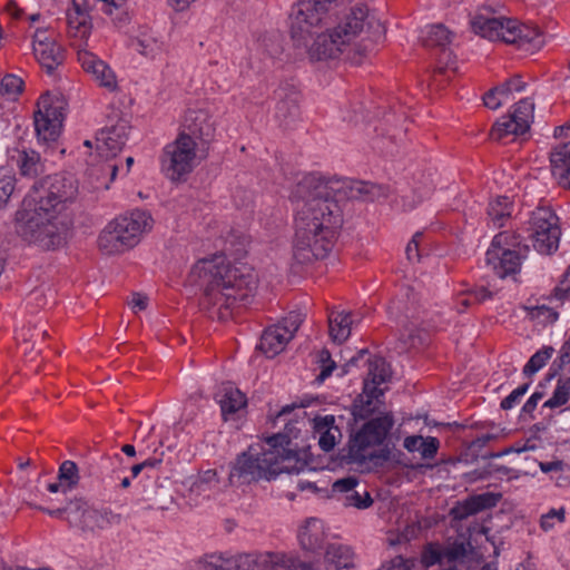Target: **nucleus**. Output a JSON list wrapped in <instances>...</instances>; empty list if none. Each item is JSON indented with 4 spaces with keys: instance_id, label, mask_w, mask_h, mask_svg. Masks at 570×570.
Instances as JSON below:
<instances>
[{
    "instance_id": "1",
    "label": "nucleus",
    "mask_w": 570,
    "mask_h": 570,
    "mask_svg": "<svg viewBox=\"0 0 570 570\" xmlns=\"http://www.w3.org/2000/svg\"><path fill=\"white\" fill-rule=\"evenodd\" d=\"M389 195L382 185L304 176L293 190L296 202L294 256L301 263L323 259L332 252L343 224L340 202L344 198L379 200Z\"/></svg>"
},
{
    "instance_id": "2",
    "label": "nucleus",
    "mask_w": 570,
    "mask_h": 570,
    "mask_svg": "<svg viewBox=\"0 0 570 570\" xmlns=\"http://www.w3.org/2000/svg\"><path fill=\"white\" fill-rule=\"evenodd\" d=\"M78 194L71 175L56 174L35 183L16 213L18 234L43 249L61 246L71 223L69 207Z\"/></svg>"
},
{
    "instance_id": "3",
    "label": "nucleus",
    "mask_w": 570,
    "mask_h": 570,
    "mask_svg": "<svg viewBox=\"0 0 570 570\" xmlns=\"http://www.w3.org/2000/svg\"><path fill=\"white\" fill-rule=\"evenodd\" d=\"M246 254V238L230 233L222 239L216 253V306L219 320L227 321L239 304H247L257 294L258 276L240 259Z\"/></svg>"
},
{
    "instance_id": "4",
    "label": "nucleus",
    "mask_w": 570,
    "mask_h": 570,
    "mask_svg": "<svg viewBox=\"0 0 570 570\" xmlns=\"http://www.w3.org/2000/svg\"><path fill=\"white\" fill-rule=\"evenodd\" d=\"M326 22H291L293 46L311 61L344 59L358 65L364 59L360 48H351L336 27L323 30Z\"/></svg>"
},
{
    "instance_id": "5",
    "label": "nucleus",
    "mask_w": 570,
    "mask_h": 570,
    "mask_svg": "<svg viewBox=\"0 0 570 570\" xmlns=\"http://www.w3.org/2000/svg\"><path fill=\"white\" fill-rule=\"evenodd\" d=\"M470 26L472 31L481 38L513 45L530 53L540 50L546 43L539 28L500 14L490 7L479 8L471 16Z\"/></svg>"
},
{
    "instance_id": "6",
    "label": "nucleus",
    "mask_w": 570,
    "mask_h": 570,
    "mask_svg": "<svg viewBox=\"0 0 570 570\" xmlns=\"http://www.w3.org/2000/svg\"><path fill=\"white\" fill-rule=\"evenodd\" d=\"M153 218L145 210L136 209L109 222L98 238L102 253L116 255L137 246L153 227Z\"/></svg>"
},
{
    "instance_id": "7",
    "label": "nucleus",
    "mask_w": 570,
    "mask_h": 570,
    "mask_svg": "<svg viewBox=\"0 0 570 570\" xmlns=\"http://www.w3.org/2000/svg\"><path fill=\"white\" fill-rule=\"evenodd\" d=\"M209 147L190 135L180 134L167 144L160 157V169L171 181L186 180L187 176L207 158Z\"/></svg>"
},
{
    "instance_id": "8",
    "label": "nucleus",
    "mask_w": 570,
    "mask_h": 570,
    "mask_svg": "<svg viewBox=\"0 0 570 570\" xmlns=\"http://www.w3.org/2000/svg\"><path fill=\"white\" fill-rule=\"evenodd\" d=\"M312 563L297 554L285 551L252 553H220L216 558V570H311Z\"/></svg>"
},
{
    "instance_id": "9",
    "label": "nucleus",
    "mask_w": 570,
    "mask_h": 570,
    "mask_svg": "<svg viewBox=\"0 0 570 570\" xmlns=\"http://www.w3.org/2000/svg\"><path fill=\"white\" fill-rule=\"evenodd\" d=\"M422 563L426 568L436 567L435 570H473L472 564L478 561L470 542L455 540L428 544L422 552ZM480 570H497V568L488 563Z\"/></svg>"
},
{
    "instance_id": "10",
    "label": "nucleus",
    "mask_w": 570,
    "mask_h": 570,
    "mask_svg": "<svg viewBox=\"0 0 570 570\" xmlns=\"http://www.w3.org/2000/svg\"><path fill=\"white\" fill-rule=\"evenodd\" d=\"M527 253L528 247L521 246L517 237L509 233H500L493 238L487 252V263L499 277L504 278L520 271Z\"/></svg>"
},
{
    "instance_id": "11",
    "label": "nucleus",
    "mask_w": 570,
    "mask_h": 570,
    "mask_svg": "<svg viewBox=\"0 0 570 570\" xmlns=\"http://www.w3.org/2000/svg\"><path fill=\"white\" fill-rule=\"evenodd\" d=\"M393 423V419L390 414L377 416L364 423L363 426L351 436L348 443V459L353 462H363L372 458L375 448L384 442Z\"/></svg>"
},
{
    "instance_id": "12",
    "label": "nucleus",
    "mask_w": 570,
    "mask_h": 570,
    "mask_svg": "<svg viewBox=\"0 0 570 570\" xmlns=\"http://www.w3.org/2000/svg\"><path fill=\"white\" fill-rule=\"evenodd\" d=\"M67 100L61 94L42 95L35 111V128L42 141H55L62 127Z\"/></svg>"
},
{
    "instance_id": "13",
    "label": "nucleus",
    "mask_w": 570,
    "mask_h": 570,
    "mask_svg": "<svg viewBox=\"0 0 570 570\" xmlns=\"http://www.w3.org/2000/svg\"><path fill=\"white\" fill-rule=\"evenodd\" d=\"M557 215L548 207H539L530 218V238L533 247L541 254H551L558 249L560 227Z\"/></svg>"
},
{
    "instance_id": "14",
    "label": "nucleus",
    "mask_w": 570,
    "mask_h": 570,
    "mask_svg": "<svg viewBox=\"0 0 570 570\" xmlns=\"http://www.w3.org/2000/svg\"><path fill=\"white\" fill-rule=\"evenodd\" d=\"M275 455V452H269V446L266 443L252 445L237 459L232 476L237 474L245 481L271 480L274 478L275 466L272 462H274Z\"/></svg>"
},
{
    "instance_id": "15",
    "label": "nucleus",
    "mask_w": 570,
    "mask_h": 570,
    "mask_svg": "<svg viewBox=\"0 0 570 570\" xmlns=\"http://www.w3.org/2000/svg\"><path fill=\"white\" fill-rule=\"evenodd\" d=\"M534 104L531 99L520 100L513 111L501 117L492 127L491 138L498 141H512L528 132L533 120Z\"/></svg>"
},
{
    "instance_id": "16",
    "label": "nucleus",
    "mask_w": 570,
    "mask_h": 570,
    "mask_svg": "<svg viewBox=\"0 0 570 570\" xmlns=\"http://www.w3.org/2000/svg\"><path fill=\"white\" fill-rule=\"evenodd\" d=\"M122 518L120 514L109 509H94L81 500L71 501L69 511V523L82 531L95 532L106 530L120 524Z\"/></svg>"
},
{
    "instance_id": "17",
    "label": "nucleus",
    "mask_w": 570,
    "mask_h": 570,
    "mask_svg": "<svg viewBox=\"0 0 570 570\" xmlns=\"http://www.w3.org/2000/svg\"><path fill=\"white\" fill-rule=\"evenodd\" d=\"M375 22L374 17L371 16L368 9L364 4H356L351 7L340 19L336 28L341 32L351 48H360L364 58L367 55V47L357 42L356 39L365 30L372 28Z\"/></svg>"
},
{
    "instance_id": "18",
    "label": "nucleus",
    "mask_w": 570,
    "mask_h": 570,
    "mask_svg": "<svg viewBox=\"0 0 570 570\" xmlns=\"http://www.w3.org/2000/svg\"><path fill=\"white\" fill-rule=\"evenodd\" d=\"M301 317L298 314H291L282 322L268 327L264 331L259 350L267 356L274 357L283 352L288 342L301 326Z\"/></svg>"
},
{
    "instance_id": "19",
    "label": "nucleus",
    "mask_w": 570,
    "mask_h": 570,
    "mask_svg": "<svg viewBox=\"0 0 570 570\" xmlns=\"http://www.w3.org/2000/svg\"><path fill=\"white\" fill-rule=\"evenodd\" d=\"M269 452H275L274 458V478L282 473H299L307 468L306 460L297 451L288 448L287 436L276 434L266 441Z\"/></svg>"
},
{
    "instance_id": "20",
    "label": "nucleus",
    "mask_w": 570,
    "mask_h": 570,
    "mask_svg": "<svg viewBox=\"0 0 570 570\" xmlns=\"http://www.w3.org/2000/svg\"><path fill=\"white\" fill-rule=\"evenodd\" d=\"M130 125L126 119H120L115 125L101 129L95 141L97 157L112 160L126 145Z\"/></svg>"
},
{
    "instance_id": "21",
    "label": "nucleus",
    "mask_w": 570,
    "mask_h": 570,
    "mask_svg": "<svg viewBox=\"0 0 570 570\" xmlns=\"http://www.w3.org/2000/svg\"><path fill=\"white\" fill-rule=\"evenodd\" d=\"M77 58L83 71L88 73L98 86L110 92L118 89L117 76L106 61L87 49H79Z\"/></svg>"
},
{
    "instance_id": "22",
    "label": "nucleus",
    "mask_w": 570,
    "mask_h": 570,
    "mask_svg": "<svg viewBox=\"0 0 570 570\" xmlns=\"http://www.w3.org/2000/svg\"><path fill=\"white\" fill-rule=\"evenodd\" d=\"M220 415L225 423H229L235 430L239 429L246 414L247 399L233 385L223 386L220 390Z\"/></svg>"
},
{
    "instance_id": "23",
    "label": "nucleus",
    "mask_w": 570,
    "mask_h": 570,
    "mask_svg": "<svg viewBox=\"0 0 570 570\" xmlns=\"http://www.w3.org/2000/svg\"><path fill=\"white\" fill-rule=\"evenodd\" d=\"M35 58L48 72L55 70L62 61L61 48L52 35L46 30H37L32 39Z\"/></svg>"
},
{
    "instance_id": "24",
    "label": "nucleus",
    "mask_w": 570,
    "mask_h": 570,
    "mask_svg": "<svg viewBox=\"0 0 570 570\" xmlns=\"http://www.w3.org/2000/svg\"><path fill=\"white\" fill-rule=\"evenodd\" d=\"M358 480L355 476H346L336 480L332 485V492L345 507L366 509L372 505L373 500L365 489L358 488Z\"/></svg>"
},
{
    "instance_id": "25",
    "label": "nucleus",
    "mask_w": 570,
    "mask_h": 570,
    "mask_svg": "<svg viewBox=\"0 0 570 570\" xmlns=\"http://www.w3.org/2000/svg\"><path fill=\"white\" fill-rule=\"evenodd\" d=\"M328 538V529L324 521L317 518L306 519L298 528L297 540L299 547L307 552H318Z\"/></svg>"
},
{
    "instance_id": "26",
    "label": "nucleus",
    "mask_w": 570,
    "mask_h": 570,
    "mask_svg": "<svg viewBox=\"0 0 570 570\" xmlns=\"http://www.w3.org/2000/svg\"><path fill=\"white\" fill-rule=\"evenodd\" d=\"M68 36L72 39V45L79 49H86L85 46L91 33V21L89 13L80 7L77 0L67 11Z\"/></svg>"
},
{
    "instance_id": "27",
    "label": "nucleus",
    "mask_w": 570,
    "mask_h": 570,
    "mask_svg": "<svg viewBox=\"0 0 570 570\" xmlns=\"http://www.w3.org/2000/svg\"><path fill=\"white\" fill-rule=\"evenodd\" d=\"M336 0H297L291 22H327Z\"/></svg>"
},
{
    "instance_id": "28",
    "label": "nucleus",
    "mask_w": 570,
    "mask_h": 570,
    "mask_svg": "<svg viewBox=\"0 0 570 570\" xmlns=\"http://www.w3.org/2000/svg\"><path fill=\"white\" fill-rule=\"evenodd\" d=\"M100 164L90 163L87 169L86 187L90 193L107 190L120 170L117 163L100 158Z\"/></svg>"
},
{
    "instance_id": "29",
    "label": "nucleus",
    "mask_w": 570,
    "mask_h": 570,
    "mask_svg": "<svg viewBox=\"0 0 570 570\" xmlns=\"http://www.w3.org/2000/svg\"><path fill=\"white\" fill-rule=\"evenodd\" d=\"M275 119L288 127L299 115V94L293 88H279L276 92Z\"/></svg>"
},
{
    "instance_id": "30",
    "label": "nucleus",
    "mask_w": 570,
    "mask_h": 570,
    "mask_svg": "<svg viewBox=\"0 0 570 570\" xmlns=\"http://www.w3.org/2000/svg\"><path fill=\"white\" fill-rule=\"evenodd\" d=\"M391 376V371L385 360L382 357H374L368 362V374L364 381V394L367 396V404L372 400L379 399L383 394L381 384L385 383Z\"/></svg>"
},
{
    "instance_id": "31",
    "label": "nucleus",
    "mask_w": 570,
    "mask_h": 570,
    "mask_svg": "<svg viewBox=\"0 0 570 570\" xmlns=\"http://www.w3.org/2000/svg\"><path fill=\"white\" fill-rule=\"evenodd\" d=\"M131 48L139 55L155 59L165 49V43L160 36L148 27H139L130 39Z\"/></svg>"
},
{
    "instance_id": "32",
    "label": "nucleus",
    "mask_w": 570,
    "mask_h": 570,
    "mask_svg": "<svg viewBox=\"0 0 570 570\" xmlns=\"http://www.w3.org/2000/svg\"><path fill=\"white\" fill-rule=\"evenodd\" d=\"M324 567L325 570H354L356 554L353 548L343 543L326 544Z\"/></svg>"
},
{
    "instance_id": "33",
    "label": "nucleus",
    "mask_w": 570,
    "mask_h": 570,
    "mask_svg": "<svg viewBox=\"0 0 570 570\" xmlns=\"http://www.w3.org/2000/svg\"><path fill=\"white\" fill-rule=\"evenodd\" d=\"M312 429L315 438L318 439V445L325 452L332 451L342 438L333 415L315 416L312 420Z\"/></svg>"
},
{
    "instance_id": "34",
    "label": "nucleus",
    "mask_w": 570,
    "mask_h": 570,
    "mask_svg": "<svg viewBox=\"0 0 570 570\" xmlns=\"http://www.w3.org/2000/svg\"><path fill=\"white\" fill-rule=\"evenodd\" d=\"M187 127L190 136L199 142L210 147L214 134V124L209 114L205 110H189L186 116Z\"/></svg>"
},
{
    "instance_id": "35",
    "label": "nucleus",
    "mask_w": 570,
    "mask_h": 570,
    "mask_svg": "<svg viewBox=\"0 0 570 570\" xmlns=\"http://www.w3.org/2000/svg\"><path fill=\"white\" fill-rule=\"evenodd\" d=\"M552 175L558 183L570 188V144L553 149L550 156Z\"/></svg>"
},
{
    "instance_id": "36",
    "label": "nucleus",
    "mask_w": 570,
    "mask_h": 570,
    "mask_svg": "<svg viewBox=\"0 0 570 570\" xmlns=\"http://www.w3.org/2000/svg\"><path fill=\"white\" fill-rule=\"evenodd\" d=\"M189 283L209 297L214 283V261L208 258L198 261L189 274Z\"/></svg>"
},
{
    "instance_id": "37",
    "label": "nucleus",
    "mask_w": 570,
    "mask_h": 570,
    "mask_svg": "<svg viewBox=\"0 0 570 570\" xmlns=\"http://www.w3.org/2000/svg\"><path fill=\"white\" fill-rule=\"evenodd\" d=\"M403 446L411 453H419L422 460H432L438 453L440 441L434 436L409 435Z\"/></svg>"
},
{
    "instance_id": "38",
    "label": "nucleus",
    "mask_w": 570,
    "mask_h": 570,
    "mask_svg": "<svg viewBox=\"0 0 570 570\" xmlns=\"http://www.w3.org/2000/svg\"><path fill=\"white\" fill-rule=\"evenodd\" d=\"M352 315L345 311H332L328 315V332L333 342L343 343L350 335L352 330Z\"/></svg>"
},
{
    "instance_id": "39",
    "label": "nucleus",
    "mask_w": 570,
    "mask_h": 570,
    "mask_svg": "<svg viewBox=\"0 0 570 570\" xmlns=\"http://www.w3.org/2000/svg\"><path fill=\"white\" fill-rule=\"evenodd\" d=\"M16 164L24 177L33 178L45 171V164L35 150L19 151Z\"/></svg>"
},
{
    "instance_id": "40",
    "label": "nucleus",
    "mask_w": 570,
    "mask_h": 570,
    "mask_svg": "<svg viewBox=\"0 0 570 570\" xmlns=\"http://www.w3.org/2000/svg\"><path fill=\"white\" fill-rule=\"evenodd\" d=\"M453 37L454 35L443 24H433L426 29L422 41L425 47L444 48L452 42Z\"/></svg>"
},
{
    "instance_id": "41",
    "label": "nucleus",
    "mask_w": 570,
    "mask_h": 570,
    "mask_svg": "<svg viewBox=\"0 0 570 570\" xmlns=\"http://www.w3.org/2000/svg\"><path fill=\"white\" fill-rule=\"evenodd\" d=\"M512 203L505 196H498L490 202L488 215L494 226L502 227L504 220L511 216Z\"/></svg>"
},
{
    "instance_id": "42",
    "label": "nucleus",
    "mask_w": 570,
    "mask_h": 570,
    "mask_svg": "<svg viewBox=\"0 0 570 570\" xmlns=\"http://www.w3.org/2000/svg\"><path fill=\"white\" fill-rule=\"evenodd\" d=\"M212 473L207 471L204 476L190 488L189 501L194 505L203 504V501H210L213 488L210 484Z\"/></svg>"
},
{
    "instance_id": "43",
    "label": "nucleus",
    "mask_w": 570,
    "mask_h": 570,
    "mask_svg": "<svg viewBox=\"0 0 570 570\" xmlns=\"http://www.w3.org/2000/svg\"><path fill=\"white\" fill-rule=\"evenodd\" d=\"M570 401V375L560 377L557 382L552 396L543 404L546 407L554 409L567 404Z\"/></svg>"
},
{
    "instance_id": "44",
    "label": "nucleus",
    "mask_w": 570,
    "mask_h": 570,
    "mask_svg": "<svg viewBox=\"0 0 570 570\" xmlns=\"http://www.w3.org/2000/svg\"><path fill=\"white\" fill-rule=\"evenodd\" d=\"M554 350L551 346H546L534 353L528 363L523 367V374L527 376H532L539 370H541L548 360L552 356Z\"/></svg>"
},
{
    "instance_id": "45",
    "label": "nucleus",
    "mask_w": 570,
    "mask_h": 570,
    "mask_svg": "<svg viewBox=\"0 0 570 570\" xmlns=\"http://www.w3.org/2000/svg\"><path fill=\"white\" fill-rule=\"evenodd\" d=\"M16 189V177L8 169L0 168V209L9 203Z\"/></svg>"
},
{
    "instance_id": "46",
    "label": "nucleus",
    "mask_w": 570,
    "mask_h": 570,
    "mask_svg": "<svg viewBox=\"0 0 570 570\" xmlns=\"http://www.w3.org/2000/svg\"><path fill=\"white\" fill-rule=\"evenodd\" d=\"M58 479L65 484V489L71 490L79 481L78 468L72 461H65L59 468Z\"/></svg>"
},
{
    "instance_id": "47",
    "label": "nucleus",
    "mask_w": 570,
    "mask_h": 570,
    "mask_svg": "<svg viewBox=\"0 0 570 570\" xmlns=\"http://www.w3.org/2000/svg\"><path fill=\"white\" fill-rule=\"evenodd\" d=\"M499 501V495L493 493H482L466 499V502L472 508L475 514L482 510L494 507Z\"/></svg>"
},
{
    "instance_id": "48",
    "label": "nucleus",
    "mask_w": 570,
    "mask_h": 570,
    "mask_svg": "<svg viewBox=\"0 0 570 570\" xmlns=\"http://www.w3.org/2000/svg\"><path fill=\"white\" fill-rule=\"evenodd\" d=\"M23 81L14 75H7L1 80L0 92L9 99H14L22 90Z\"/></svg>"
},
{
    "instance_id": "49",
    "label": "nucleus",
    "mask_w": 570,
    "mask_h": 570,
    "mask_svg": "<svg viewBox=\"0 0 570 570\" xmlns=\"http://www.w3.org/2000/svg\"><path fill=\"white\" fill-rule=\"evenodd\" d=\"M566 520V509H551L540 519V527L543 531L552 530L557 524L563 523Z\"/></svg>"
},
{
    "instance_id": "50",
    "label": "nucleus",
    "mask_w": 570,
    "mask_h": 570,
    "mask_svg": "<svg viewBox=\"0 0 570 570\" xmlns=\"http://www.w3.org/2000/svg\"><path fill=\"white\" fill-rule=\"evenodd\" d=\"M530 316L542 324H551L557 321L558 313L546 305L535 306L530 309Z\"/></svg>"
},
{
    "instance_id": "51",
    "label": "nucleus",
    "mask_w": 570,
    "mask_h": 570,
    "mask_svg": "<svg viewBox=\"0 0 570 570\" xmlns=\"http://www.w3.org/2000/svg\"><path fill=\"white\" fill-rule=\"evenodd\" d=\"M507 100L508 97L504 95L503 89H501L500 86L488 91L483 97L484 105L490 109H498Z\"/></svg>"
},
{
    "instance_id": "52",
    "label": "nucleus",
    "mask_w": 570,
    "mask_h": 570,
    "mask_svg": "<svg viewBox=\"0 0 570 570\" xmlns=\"http://www.w3.org/2000/svg\"><path fill=\"white\" fill-rule=\"evenodd\" d=\"M529 389V384L525 383L515 390H513L507 397H504L501 402V407L503 410H510L512 409L520 400L521 397L527 393Z\"/></svg>"
},
{
    "instance_id": "53",
    "label": "nucleus",
    "mask_w": 570,
    "mask_h": 570,
    "mask_svg": "<svg viewBox=\"0 0 570 570\" xmlns=\"http://www.w3.org/2000/svg\"><path fill=\"white\" fill-rule=\"evenodd\" d=\"M554 296L561 301L570 296V266L566 271L559 285L554 288Z\"/></svg>"
},
{
    "instance_id": "54",
    "label": "nucleus",
    "mask_w": 570,
    "mask_h": 570,
    "mask_svg": "<svg viewBox=\"0 0 570 570\" xmlns=\"http://www.w3.org/2000/svg\"><path fill=\"white\" fill-rule=\"evenodd\" d=\"M415 324H406L404 325V332L402 333L403 336H407L409 338V346L410 347H416L425 342V334L421 335L420 333L417 335L414 334Z\"/></svg>"
},
{
    "instance_id": "55",
    "label": "nucleus",
    "mask_w": 570,
    "mask_h": 570,
    "mask_svg": "<svg viewBox=\"0 0 570 570\" xmlns=\"http://www.w3.org/2000/svg\"><path fill=\"white\" fill-rule=\"evenodd\" d=\"M47 303L48 299L45 288H36L27 297V305L43 307L47 305Z\"/></svg>"
},
{
    "instance_id": "56",
    "label": "nucleus",
    "mask_w": 570,
    "mask_h": 570,
    "mask_svg": "<svg viewBox=\"0 0 570 570\" xmlns=\"http://www.w3.org/2000/svg\"><path fill=\"white\" fill-rule=\"evenodd\" d=\"M320 361L323 363V368H322V372L318 376V379L321 381L325 380L326 377H328L333 371V368L335 367V364L334 362L331 360V354L328 351L326 350H323L320 354Z\"/></svg>"
},
{
    "instance_id": "57",
    "label": "nucleus",
    "mask_w": 570,
    "mask_h": 570,
    "mask_svg": "<svg viewBox=\"0 0 570 570\" xmlns=\"http://www.w3.org/2000/svg\"><path fill=\"white\" fill-rule=\"evenodd\" d=\"M525 83L521 80L520 77H513L501 85V89H503L504 95L509 98V96L513 92H520L524 89Z\"/></svg>"
},
{
    "instance_id": "58",
    "label": "nucleus",
    "mask_w": 570,
    "mask_h": 570,
    "mask_svg": "<svg viewBox=\"0 0 570 570\" xmlns=\"http://www.w3.org/2000/svg\"><path fill=\"white\" fill-rule=\"evenodd\" d=\"M475 514L472 512V508L469 505V503L465 501L456 504L451 509V515L455 520H464L471 515Z\"/></svg>"
},
{
    "instance_id": "59",
    "label": "nucleus",
    "mask_w": 570,
    "mask_h": 570,
    "mask_svg": "<svg viewBox=\"0 0 570 570\" xmlns=\"http://www.w3.org/2000/svg\"><path fill=\"white\" fill-rule=\"evenodd\" d=\"M379 570H412V563L410 560H405L402 557H396L389 563L383 564Z\"/></svg>"
},
{
    "instance_id": "60",
    "label": "nucleus",
    "mask_w": 570,
    "mask_h": 570,
    "mask_svg": "<svg viewBox=\"0 0 570 570\" xmlns=\"http://www.w3.org/2000/svg\"><path fill=\"white\" fill-rule=\"evenodd\" d=\"M128 304L135 313H138L147 308L148 296L140 293H134Z\"/></svg>"
},
{
    "instance_id": "61",
    "label": "nucleus",
    "mask_w": 570,
    "mask_h": 570,
    "mask_svg": "<svg viewBox=\"0 0 570 570\" xmlns=\"http://www.w3.org/2000/svg\"><path fill=\"white\" fill-rule=\"evenodd\" d=\"M420 237H421L420 234H415L406 246L405 253H406L407 259L410 262L420 261V252H419V238Z\"/></svg>"
},
{
    "instance_id": "62",
    "label": "nucleus",
    "mask_w": 570,
    "mask_h": 570,
    "mask_svg": "<svg viewBox=\"0 0 570 570\" xmlns=\"http://www.w3.org/2000/svg\"><path fill=\"white\" fill-rule=\"evenodd\" d=\"M468 292L471 293V296L473 297V302H475V304H480L487 299L492 298L493 296V293L484 286L474 287L472 289H469Z\"/></svg>"
},
{
    "instance_id": "63",
    "label": "nucleus",
    "mask_w": 570,
    "mask_h": 570,
    "mask_svg": "<svg viewBox=\"0 0 570 570\" xmlns=\"http://www.w3.org/2000/svg\"><path fill=\"white\" fill-rule=\"evenodd\" d=\"M189 570H214L212 556H204L193 561Z\"/></svg>"
},
{
    "instance_id": "64",
    "label": "nucleus",
    "mask_w": 570,
    "mask_h": 570,
    "mask_svg": "<svg viewBox=\"0 0 570 570\" xmlns=\"http://www.w3.org/2000/svg\"><path fill=\"white\" fill-rule=\"evenodd\" d=\"M560 366L570 364V337L562 344L559 351Z\"/></svg>"
}]
</instances>
